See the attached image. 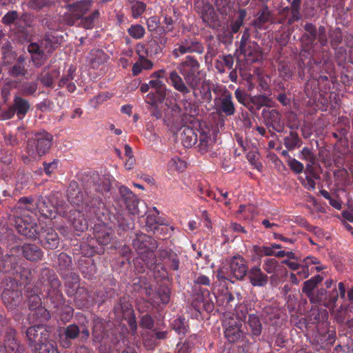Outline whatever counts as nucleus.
Wrapping results in <instances>:
<instances>
[{"instance_id":"f257e3e1","label":"nucleus","mask_w":353,"mask_h":353,"mask_svg":"<svg viewBox=\"0 0 353 353\" xmlns=\"http://www.w3.org/2000/svg\"><path fill=\"white\" fill-rule=\"evenodd\" d=\"M15 226L18 232L30 239L41 238L44 247L48 249L57 248L59 243V239L57 234L50 226L52 221H48L46 224V227H42L41 232L39 231L34 219L29 216H16Z\"/></svg>"},{"instance_id":"f03ea898","label":"nucleus","mask_w":353,"mask_h":353,"mask_svg":"<svg viewBox=\"0 0 353 353\" xmlns=\"http://www.w3.org/2000/svg\"><path fill=\"white\" fill-rule=\"evenodd\" d=\"M248 272V268L243 258L235 256L230 260L223 263L221 267L218 270L217 278L219 280L242 279Z\"/></svg>"},{"instance_id":"7ed1b4c3","label":"nucleus","mask_w":353,"mask_h":353,"mask_svg":"<svg viewBox=\"0 0 353 353\" xmlns=\"http://www.w3.org/2000/svg\"><path fill=\"white\" fill-rule=\"evenodd\" d=\"M199 63L194 58L188 56L185 60L181 62L177 67V69L183 77L185 84L192 89L195 97H198L196 87L200 82L199 77Z\"/></svg>"},{"instance_id":"20e7f679","label":"nucleus","mask_w":353,"mask_h":353,"mask_svg":"<svg viewBox=\"0 0 353 353\" xmlns=\"http://www.w3.org/2000/svg\"><path fill=\"white\" fill-rule=\"evenodd\" d=\"M52 140V135L46 132L35 134L34 137L28 143V154L34 159L39 158L50 149Z\"/></svg>"},{"instance_id":"39448f33","label":"nucleus","mask_w":353,"mask_h":353,"mask_svg":"<svg viewBox=\"0 0 353 353\" xmlns=\"http://www.w3.org/2000/svg\"><path fill=\"white\" fill-rule=\"evenodd\" d=\"M2 300L7 307L15 308L21 302V294L17 289V284L12 279H9L7 287H4L1 294Z\"/></svg>"},{"instance_id":"423d86ee","label":"nucleus","mask_w":353,"mask_h":353,"mask_svg":"<svg viewBox=\"0 0 353 353\" xmlns=\"http://www.w3.org/2000/svg\"><path fill=\"white\" fill-rule=\"evenodd\" d=\"M26 336L32 351H36L38 346L43 341H47L49 332L43 325L31 326L26 331Z\"/></svg>"},{"instance_id":"0eeeda50","label":"nucleus","mask_w":353,"mask_h":353,"mask_svg":"<svg viewBox=\"0 0 353 353\" xmlns=\"http://www.w3.org/2000/svg\"><path fill=\"white\" fill-rule=\"evenodd\" d=\"M215 105L219 111L228 116L234 113L235 108L232 102V96L228 92H225L220 97L215 99Z\"/></svg>"},{"instance_id":"6e6552de","label":"nucleus","mask_w":353,"mask_h":353,"mask_svg":"<svg viewBox=\"0 0 353 353\" xmlns=\"http://www.w3.org/2000/svg\"><path fill=\"white\" fill-rule=\"evenodd\" d=\"M41 299L38 295H32L29 297V307L32 311H35L32 315L37 316L40 321H46L50 319V315L48 311L41 306Z\"/></svg>"},{"instance_id":"1a4fd4ad","label":"nucleus","mask_w":353,"mask_h":353,"mask_svg":"<svg viewBox=\"0 0 353 353\" xmlns=\"http://www.w3.org/2000/svg\"><path fill=\"white\" fill-rule=\"evenodd\" d=\"M239 50L248 62H256L261 58L259 47L255 42L241 43Z\"/></svg>"},{"instance_id":"9d476101","label":"nucleus","mask_w":353,"mask_h":353,"mask_svg":"<svg viewBox=\"0 0 353 353\" xmlns=\"http://www.w3.org/2000/svg\"><path fill=\"white\" fill-rule=\"evenodd\" d=\"M91 3L90 0H82L74 4L69 5L68 10L72 15V19L79 21L90 9Z\"/></svg>"},{"instance_id":"9b49d317","label":"nucleus","mask_w":353,"mask_h":353,"mask_svg":"<svg viewBox=\"0 0 353 353\" xmlns=\"http://www.w3.org/2000/svg\"><path fill=\"white\" fill-rule=\"evenodd\" d=\"M248 278L253 286L263 287L268 283V276L258 266H254L249 270Z\"/></svg>"},{"instance_id":"f8f14e48","label":"nucleus","mask_w":353,"mask_h":353,"mask_svg":"<svg viewBox=\"0 0 353 353\" xmlns=\"http://www.w3.org/2000/svg\"><path fill=\"white\" fill-rule=\"evenodd\" d=\"M167 81L172 85L176 90L183 94H188L190 92L189 87L185 84L184 79H183L182 77L174 70L170 72Z\"/></svg>"},{"instance_id":"ddd939ff","label":"nucleus","mask_w":353,"mask_h":353,"mask_svg":"<svg viewBox=\"0 0 353 353\" xmlns=\"http://www.w3.org/2000/svg\"><path fill=\"white\" fill-rule=\"evenodd\" d=\"M319 263V260L316 258L312 256H307L305 258L300 266L299 270L297 271V275H299L301 279H306L307 278L310 272H313V265H318Z\"/></svg>"},{"instance_id":"4468645a","label":"nucleus","mask_w":353,"mask_h":353,"mask_svg":"<svg viewBox=\"0 0 353 353\" xmlns=\"http://www.w3.org/2000/svg\"><path fill=\"white\" fill-rule=\"evenodd\" d=\"M21 251L25 258L30 261H37L42 256L41 250L35 245L25 244L21 248Z\"/></svg>"},{"instance_id":"2eb2a0df","label":"nucleus","mask_w":353,"mask_h":353,"mask_svg":"<svg viewBox=\"0 0 353 353\" xmlns=\"http://www.w3.org/2000/svg\"><path fill=\"white\" fill-rule=\"evenodd\" d=\"M37 207L41 214L49 219V221H51V219L56 216V207L52 204L49 205L46 199H42L39 200L37 203Z\"/></svg>"},{"instance_id":"dca6fc26","label":"nucleus","mask_w":353,"mask_h":353,"mask_svg":"<svg viewBox=\"0 0 353 353\" xmlns=\"http://www.w3.org/2000/svg\"><path fill=\"white\" fill-rule=\"evenodd\" d=\"M197 134L192 128L184 127L181 134V142L185 148H191L197 141Z\"/></svg>"},{"instance_id":"f3484780","label":"nucleus","mask_w":353,"mask_h":353,"mask_svg":"<svg viewBox=\"0 0 353 353\" xmlns=\"http://www.w3.org/2000/svg\"><path fill=\"white\" fill-rule=\"evenodd\" d=\"M323 280L320 275H316L310 279L306 281L303 283V292L305 293L310 299L312 302L316 301L312 290L315 288L316 285Z\"/></svg>"},{"instance_id":"a211bd4d","label":"nucleus","mask_w":353,"mask_h":353,"mask_svg":"<svg viewBox=\"0 0 353 353\" xmlns=\"http://www.w3.org/2000/svg\"><path fill=\"white\" fill-rule=\"evenodd\" d=\"M199 46V43H193L185 41L179 45L177 48L173 51L174 56L177 58L185 53L192 52L197 50Z\"/></svg>"},{"instance_id":"6ab92c4d","label":"nucleus","mask_w":353,"mask_h":353,"mask_svg":"<svg viewBox=\"0 0 353 353\" xmlns=\"http://www.w3.org/2000/svg\"><path fill=\"white\" fill-rule=\"evenodd\" d=\"M119 192L127 205L131 210L134 208L137 204V199L132 191L125 186H121L119 188Z\"/></svg>"},{"instance_id":"aec40b11","label":"nucleus","mask_w":353,"mask_h":353,"mask_svg":"<svg viewBox=\"0 0 353 353\" xmlns=\"http://www.w3.org/2000/svg\"><path fill=\"white\" fill-rule=\"evenodd\" d=\"M99 17V11L95 10L90 17L84 18L81 17L79 19V21L71 19L70 21H68V23L70 25H81L85 28L90 29L93 27L94 20L97 19Z\"/></svg>"},{"instance_id":"412c9836","label":"nucleus","mask_w":353,"mask_h":353,"mask_svg":"<svg viewBox=\"0 0 353 353\" xmlns=\"http://www.w3.org/2000/svg\"><path fill=\"white\" fill-rule=\"evenodd\" d=\"M95 238L97 241L103 245L109 243L111 239L110 229L108 228L105 225L101 226L99 230L97 227L94 228Z\"/></svg>"},{"instance_id":"4be33fe9","label":"nucleus","mask_w":353,"mask_h":353,"mask_svg":"<svg viewBox=\"0 0 353 353\" xmlns=\"http://www.w3.org/2000/svg\"><path fill=\"white\" fill-rule=\"evenodd\" d=\"M14 108L18 118L21 119L28 111L30 105L26 100L17 97L14 99Z\"/></svg>"},{"instance_id":"5701e85b","label":"nucleus","mask_w":353,"mask_h":353,"mask_svg":"<svg viewBox=\"0 0 353 353\" xmlns=\"http://www.w3.org/2000/svg\"><path fill=\"white\" fill-rule=\"evenodd\" d=\"M150 85L154 88L157 94V100L163 101L166 94V85L159 79L150 81Z\"/></svg>"},{"instance_id":"b1692460","label":"nucleus","mask_w":353,"mask_h":353,"mask_svg":"<svg viewBox=\"0 0 353 353\" xmlns=\"http://www.w3.org/2000/svg\"><path fill=\"white\" fill-rule=\"evenodd\" d=\"M186 167V163L177 156L172 157L168 163L170 172H182Z\"/></svg>"},{"instance_id":"393cba45","label":"nucleus","mask_w":353,"mask_h":353,"mask_svg":"<svg viewBox=\"0 0 353 353\" xmlns=\"http://www.w3.org/2000/svg\"><path fill=\"white\" fill-rule=\"evenodd\" d=\"M225 336L230 342L232 343L241 337V332L236 323H235V325L226 327L225 330Z\"/></svg>"},{"instance_id":"a878e982","label":"nucleus","mask_w":353,"mask_h":353,"mask_svg":"<svg viewBox=\"0 0 353 353\" xmlns=\"http://www.w3.org/2000/svg\"><path fill=\"white\" fill-rule=\"evenodd\" d=\"M200 143L199 145V150L201 152H207L212 148L214 143V139L207 134H200Z\"/></svg>"},{"instance_id":"bb28decb","label":"nucleus","mask_w":353,"mask_h":353,"mask_svg":"<svg viewBox=\"0 0 353 353\" xmlns=\"http://www.w3.org/2000/svg\"><path fill=\"white\" fill-rule=\"evenodd\" d=\"M299 158L308 161V164L306 165L307 171H310L312 168V165L315 163V155L312 151L308 148H303L299 155Z\"/></svg>"},{"instance_id":"cd10ccee","label":"nucleus","mask_w":353,"mask_h":353,"mask_svg":"<svg viewBox=\"0 0 353 353\" xmlns=\"http://www.w3.org/2000/svg\"><path fill=\"white\" fill-rule=\"evenodd\" d=\"M248 323L254 336H259L261 334V323L257 316L250 315Z\"/></svg>"},{"instance_id":"c85d7f7f","label":"nucleus","mask_w":353,"mask_h":353,"mask_svg":"<svg viewBox=\"0 0 353 353\" xmlns=\"http://www.w3.org/2000/svg\"><path fill=\"white\" fill-rule=\"evenodd\" d=\"M198 96L200 95L201 99L205 101H210L212 99L211 85L208 81L202 82L200 88L196 90Z\"/></svg>"},{"instance_id":"c756f323","label":"nucleus","mask_w":353,"mask_h":353,"mask_svg":"<svg viewBox=\"0 0 353 353\" xmlns=\"http://www.w3.org/2000/svg\"><path fill=\"white\" fill-rule=\"evenodd\" d=\"M43 46L44 53L49 54L52 52L57 46V41L55 39L54 36L48 34L45 39L41 41Z\"/></svg>"},{"instance_id":"7c9ffc66","label":"nucleus","mask_w":353,"mask_h":353,"mask_svg":"<svg viewBox=\"0 0 353 353\" xmlns=\"http://www.w3.org/2000/svg\"><path fill=\"white\" fill-rule=\"evenodd\" d=\"M33 352L34 353H57L58 350L52 342L47 340L39 344L38 349Z\"/></svg>"},{"instance_id":"2f4dec72","label":"nucleus","mask_w":353,"mask_h":353,"mask_svg":"<svg viewBox=\"0 0 353 353\" xmlns=\"http://www.w3.org/2000/svg\"><path fill=\"white\" fill-rule=\"evenodd\" d=\"M129 34L136 39L142 38L145 34V29L141 25H132L128 29Z\"/></svg>"},{"instance_id":"473e14b6","label":"nucleus","mask_w":353,"mask_h":353,"mask_svg":"<svg viewBox=\"0 0 353 353\" xmlns=\"http://www.w3.org/2000/svg\"><path fill=\"white\" fill-rule=\"evenodd\" d=\"M172 326L179 334H184L187 331V325L185 319L181 317L176 319L172 323Z\"/></svg>"},{"instance_id":"72a5a7b5","label":"nucleus","mask_w":353,"mask_h":353,"mask_svg":"<svg viewBox=\"0 0 353 353\" xmlns=\"http://www.w3.org/2000/svg\"><path fill=\"white\" fill-rule=\"evenodd\" d=\"M69 72H70V74L68 75L67 77H64L61 79V81L59 82V86L61 87V86H64L65 85L68 90L70 92H72L75 90L76 86L74 83L69 82V81H70L73 79V77H72L73 71L71 69H70Z\"/></svg>"},{"instance_id":"f704fd0d","label":"nucleus","mask_w":353,"mask_h":353,"mask_svg":"<svg viewBox=\"0 0 353 353\" xmlns=\"http://www.w3.org/2000/svg\"><path fill=\"white\" fill-rule=\"evenodd\" d=\"M278 267V262L274 259H267L264 261L263 269L268 273L272 274L275 272Z\"/></svg>"},{"instance_id":"c9c22d12","label":"nucleus","mask_w":353,"mask_h":353,"mask_svg":"<svg viewBox=\"0 0 353 353\" xmlns=\"http://www.w3.org/2000/svg\"><path fill=\"white\" fill-rule=\"evenodd\" d=\"M232 230L234 232H245V230L241 225H239L236 223H232L230 225L228 228H224L222 230V234L225 237L227 241L230 240V236H228V234H227L228 230Z\"/></svg>"},{"instance_id":"e433bc0d","label":"nucleus","mask_w":353,"mask_h":353,"mask_svg":"<svg viewBox=\"0 0 353 353\" xmlns=\"http://www.w3.org/2000/svg\"><path fill=\"white\" fill-rule=\"evenodd\" d=\"M145 10V5L142 2H136L132 6V12L134 18H138Z\"/></svg>"},{"instance_id":"4c0bfd02","label":"nucleus","mask_w":353,"mask_h":353,"mask_svg":"<svg viewBox=\"0 0 353 353\" xmlns=\"http://www.w3.org/2000/svg\"><path fill=\"white\" fill-rule=\"evenodd\" d=\"M26 72L24 65L21 61V58L17 64L14 65L10 71V74L17 77L20 74H24Z\"/></svg>"},{"instance_id":"58836bf2","label":"nucleus","mask_w":353,"mask_h":353,"mask_svg":"<svg viewBox=\"0 0 353 353\" xmlns=\"http://www.w3.org/2000/svg\"><path fill=\"white\" fill-rule=\"evenodd\" d=\"M245 17V12L244 10H241L240 12L239 16L238 19L232 24V31L234 33H236L239 31L241 26L243 25L244 17Z\"/></svg>"},{"instance_id":"ea45409f","label":"nucleus","mask_w":353,"mask_h":353,"mask_svg":"<svg viewBox=\"0 0 353 353\" xmlns=\"http://www.w3.org/2000/svg\"><path fill=\"white\" fill-rule=\"evenodd\" d=\"M290 168L296 173H301L303 172L304 166L303 164L295 159H291L288 161Z\"/></svg>"},{"instance_id":"a19ab883","label":"nucleus","mask_w":353,"mask_h":353,"mask_svg":"<svg viewBox=\"0 0 353 353\" xmlns=\"http://www.w3.org/2000/svg\"><path fill=\"white\" fill-rule=\"evenodd\" d=\"M255 250L260 254H263L265 256H274L275 250H274L272 246L270 245H264L262 247H255Z\"/></svg>"},{"instance_id":"79ce46f5","label":"nucleus","mask_w":353,"mask_h":353,"mask_svg":"<svg viewBox=\"0 0 353 353\" xmlns=\"http://www.w3.org/2000/svg\"><path fill=\"white\" fill-rule=\"evenodd\" d=\"M79 329L76 325H70L65 331V336L68 339H74L77 336Z\"/></svg>"},{"instance_id":"37998d69","label":"nucleus","mask_w":353,"mask_h":353,"mask_svg":"<svg viewBox=\"0 0 353 353\" xmlns=\"http://www.w3.org/2000/svg\"><path fill=\"white\" fill-rule=\"evenodd\" d=\"M219 60L224 65L225 70H230L232 68L234 64V58L232 56L228 54L219 57Z\"/></svg>"},{"instance_id":"c03bdc74","label":"nucleus","mask_w":353,"mask_h":353,"mask_svg":"<svg viewBox=\"0 0 353 353\" xmlns=\"http://www.w3.org/2000/svg\"><path fill=\"white\" fill-rule=\"evenodd\" d=\"M43 48V46L41 43L40 45L37 44V43H32L28 46V50L30 53L32 54V55L39 52H43V54H45L44 50Z\"/></svg>"},{"instance_id":"a18cd8bd","label":"nucleus","mask_w":353,"mask_h":353,"mask_svg":"<svg viewBox=\"0 0 353 353\" xmlns=\"http://www.w3.org/2000/svg\"><path fill=\"white\" fill-rule=\"evenodd\" d=\"M46 59V54H43V52H41V53L39 52V53H36L35 54L32 55V60L34 64L37 67L40 66L44 62Z\"/></svg>"},{"instance_id":"49530a36","label":"nucleus","mask_w":353,"mask_h":353,"mask_svg":"<svg viewBox=\"0 0 353 353\" xmlns=\"http://www.w3.org/2000/svg\"><path fill=\"white\" fill-rule=\"evenodd\" d=\"M18 14L16 11L8 12L2 19L5 24H10L17 18Z\"/></svg>"},{"instance_id":"de8ad7c7","label":"nucleus","mask_w":353,"mask_h":353,"mask_svg":"<svg viewBox=\"0 0 353 353\" xmlns=\"http://www.w3.org/2000/svg\"><path fill=\"white\" fill-rule=\"evenodd\" d=\"M37 88L36 83H28L23 86L22 92L25 94H33Z\"/></svg>"},{"instance_id":"09e8293b","label":"nucleus","mask_w":353,"mask_h":353,"mask_svg":"<svg viewBox=\"0 0 353 353\" xmlns=\"http://www.w3.org/2000/svg\"><path fill=\"white\" fill-rule=\"evenodd\" d=\"M269 16H270V14H269L268 10L267 8L263 9L261 11L259 17L257 18V19L255 22L256 24L261 25V24L265 23L266 21H268Z\"/></svg>"},{"instance_id":"8fccbe9b","label":"nucleus","mask_w":353,"mask_h":353,"mask_svg":"<svg viewBox=\"0 0 353 353\" xmlns=\"http://www.w3.org/2000/svg\"><path fill=\"white\" fill-rule=\"evenodd\" d=\"M303 185L308 190H314L316 186V183L314 179L307 176L305 179H301Z\"/></svg>"},{"instance_id":"3c124183","label":"nucleus","mask_w":353,"mask_h":353,"mask_svg":"<svg viewBox=\"0 0 353 353\" xmlns=\"http://www.w3.org/2000/svg\"><path fill=\"white\" fill-rule=\"evenodd\" d=\"M190 348L191 345L189 342L179 343L176 346L177 353H189Z\"/></svg>"},{"instance_id":"603ef678","label":"nucleus","mask_w":353,"mask_h":353,"mask_svg":"<svg viewBox=\"0 0 353 353\" xmlns=\"http://www.w3.org/2000/svg\"><path fill=\"white\" fill-rule=\"evenodd\" d=\"M253 101H254V102L257 101L261 104V105H263V106H270V103H271V100L268 97H267L264 95L254 97L253 99Z\"/></svg>"},{"instance_id":"864d4df0","label":"nucleus","mask_w":353,"mask_h":353,"mask_svg":"<svg viewBox=\"0 0 353 353\" xmlns=\"http://www.w3.org/2000/svg\"><path fill=\"white\" fill-rule=\"evenodd\" d=\"M235 97L237 101L242 104H245L247 101V94L240 89H236L234 92Z\"/></svg>"},{"instance_id":"5fc2aeb1","label":"nucleus","mask_w":353,"mask_h":353,"mask_svg":"<svg viewBox=\"0 0 353 353\" xmlns=\"http://www.w3.org/2000/svg\"><path fill=\"white\" fill-rule=\"evenodd\" d=\"M58 161L54 160L52 162L44 164V170L46 173L50 175L55 169L57 168Z\"/></svg>"},{"instance_id":"6e6d98bb","label":"nucleus","mask_w":353,"mask_h":353,"mask_svg":"<svg viewBox=\"0 0 353 353\" xmlns=\"http://www.w3.org/2000/svg\"><path fill=\"white\" fill-rule=\"evenodd\" d=\"M31 199L30 198H28V197H21L19 200V208L21 209V210H27V211H29L30 210V208L26 206L27 204H29L31 202Z\"/></svg>"},{"instance_id":"4d7b16f0","label":"nucleus","mask_w":353,"mask_h":353,"mask_svg":"<svg viewBox=\"0 0 353 353\" xmlns=\"http://www.w3.org/2000/svg\"><path fill=\"white\" fill-rule=\"evenodd\" d=\"M41 81L45 86L50 87L53 84V75L52 74H46L41 78Z\"/></svg>"},{"instance_id":"13d9d810","label":"nucleus","mask_w":353,"mask_h":353,"mask_svg":"<svg viewBox=\"0 0 353 353\" xmlns=\"http://www.w3.org/2000/svg\"><path fill=\"white\" fill-rule=\"evenodd\" d=\"M148 28L150 31L154 30L158 27V20L157 17H152L147 21Z\"/></svg>"},{"instance_id":"bf43d9fd","label":"nucleus","mask_w":353,"mask_h":353,"mask_svg":"<svg viewBox=\"0 0 353 353\" xmlns=\"http://www.w3.org/2000/svg\"><path fill=\"white\" fill-rule=\"evenodd\" d=\"M139 62L142 69L149 70V69L152 68V63L150 60L145 59V57H140Z\"/></svg>"},{"instance_id":"052dcab7","label":"nucleus","mask_w":353,"mask_h":353,"mask_svg":"<svg viewBox=\"0 0 353 353\" xmlns=\"http://www.w3.org/2000/svg\"><path fill=\"white\" fill-rule=\"evenodd\" d=\"M28 5L34 9H39L44 6L45 3L43 0H30Z\"/></svg>"},{"instance_id":"680f3d73","label":"nucleus","mask_w":353,"mask_h":353,"mask_svg":"<svg viewBox=\"0 0 353 353\" xmlns=\"http://www.w3.org/2000/svg\"><path fill=\"white\" fill-rule=\"evenodd\" d=\"M141 323L143 327L146 328H150L153 325L151 317L148 315H145L142 317Z\"/></svg>"},{"instance_id":"e2e57ef3","label":"nucleus","mask_w":353,"mask_h":353,"mask_svg":"<svg viewBox=\"0 0 353 353\" xmlns=\"http://www.w3.org/2000/svg\"><path fill=\"white\" fill-rule=\"evenodd\" d=\"M195 282L198 284L205 285H209L210 284V281L209 278L204 275L198 276L195 279Z\"/></svg>"},{"instance_id":"0e129e2a","label":"nucleus","mask_w":353,"mask_h":353,"mask_svg":"<svg viewBox=\"0 0 353 353\" xmlns=\"http://www.w3.org/2000/svg\"><path fill=\"white\" fill-rule=\"evenodd\" d=\"M160 299L162 303L165 304L169 302L170 300V293L169 290L165 288L163 290L162 294H159Z\"/></svg>"},{"instance_id":"69168bd1","label":"nucleus","mask_w":353,"mask_h":353,"mask_svg":"<svg viewBox=\"0 0 353 353\" xmlns=\"http://www.w3.org/2000/svg\"><path fill=\"white\" fill-rule=\"evenodd\" d=\"M273 235H274V238L275 239L281 240L285 243H290V244H292L294 243V240L293 239L285 237L281 234L274 233Z\"/></svg>"},{"instance_id":"338daca9","label":"nucleus","mask_w":353,"mask_h":353,"mask_svg":"<svg viewBox=\"0 0 353 353\" xmlns=\"http://www.w3.org/2000/svg\"><path fill=\"white\" fill-rule=\"evenodd\" d=\"M283 263L286 264L289 267L290 269H291L292 270H294V271L299 270L300 266L301 265L296 262L291 261L289 260H284L283 261Z\"/></svg>"},{"instance_id":"774afa93","label":"nucleus","mask_w":353,"mask_h":353,"mask_svg":"<svg viewBox=\"0 0 353 353\" xmlns=\"http://www.w3.org/2000/svg\"><path fill=\"white\" fill-rule=\"evenodd\" d=\"M343 216L345 220L353 222V207L343 212Z\"/></svg>"}]
</instances>
